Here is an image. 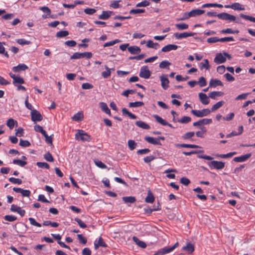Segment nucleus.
<instances>
[{"label":"nucleus","instance_id":"1","mask_svg":"<svg viewBox=\"0 0 255 255\" xmlns=\"http://www.w3.org/2000/svg\"><path fill=\"white\" fill-rule=\"evenodd\" d=\"M227 58L231 59V56L226 52L218 53L214 58V62L217 64H222L226 61Z\"/></svg>","mask_w":255,"mask_h":255},{"label":"nucleus","instance_id":"2","mask_svg":"<svg viewBox=\"0 0 255 255\" xmlns=\"http://www.w3.org/2000/svg\"><path fill=\"white\" fill-rule=\"evenodd\" d=\"M178 246V243L177 242L172 247H165L160 249L155 253L154 255H164L168 254L173 251Z\"/></svg>","mask_w":255,"mask_h":255},{"label":"nucleus","instance_id":"3","mask_svg":"<svg viewBox=\"0 0 255 255\" xmlns=\"http://www.w3.org/2000/svg\"><path fill=\"white\" fill-rule=\"evenodd\" d=\"M208 165L211 169L221 170L225 167V163L222 161L214 160L208 162Z\"/></svg>","mask_w":255,"mask_h":255},{"label":"nucleus","instance_id":"4","mask_svg":"<svg viewBox=\"0 0 255 255\" xmlns=\"http://www.w3.org/2000/svg\"><path fill=\"white\" fill-rule=\"evenodd\" d=\"M75 137L76 139L83 141H88L91 139L90 136L83 130H79L75 134Z\"/></svg>","mask_w":255,"mask_h":255},{"label":"nucleus","instance_id":"5","mask_svg":"<svg viewBox=\"0 0 255 255\" xmlns=\"http://www.w3.org/2000/svg\"><path fill=\"white\" fill-rule=\"evenodd\" d=\"M211 113V111L209 109H205L202 110H195L191 111V113L195 116L199 118L207 116Z\"/></svg>","mask_w":255,"mask_h":255},{"label":"nucleus","instance_id":"6","mask_svg":"<svg viewBox=\"0 0 255 255\" xmlns=\"http://www.w3.org/2000/svg\"><path fill=\"white\" fill-rule=\"evenodd\" d=\"M139 75L140 77L144 79L149 78L151 75V73L147 66H143L141 67Z\"/></svg>","mask_w":255,"mask_h":255},{"label":"nucleus","instance_id":"7","mask_svg":"<svg viewBox=\"0 0 255 255\" xmlns=\"http://www.w3.org/2000/svg\"><path fill=\"white\" fill-rule=\"evenodd\" d=\"M160 139L164 140L165 138L163 136H160L158 138H154L150 136H146L145 137V140L147 142L154 145H161V144L159 141Z\"/></svg>","mask_w":255,"mask_h":255},{"label":"nucleus","instance_id":"8","mask_svg":"<svg viewBox=\"0 0 255 255\" xmlns=\"http://www.w3.org/2000/svg\"><path fill=\"white\" fill-rule=\"evenodd\" d=\"M218 17L221 19L229 20L230 21H234L236 19V16L234 15H231L226 12L218 14Z\"/></svg>","mask_w":255,"mask_h":255},{"label":"nucleus","instance_id":"9","mask_svg":"<svg viewBox=\"0 0 255 255\" xmlns=\"http://www.w3.org/2000/svg\"><path fill=\"white\" fill-rule=\"evenodd\" d=\"M9 76L13 79V84L15 86L23 84L24 80L19 75H15L12 73H9Z\"/></svg>","mask_w":255,"mask_h":255},{"label":"nucleus","instance_id":"10","mask_svg":"<svg viewBox=\"0 0 255 255\" xmlns=\"http://www.w3.org/2000/svg\"><path fill=\"white\" fill-rule=\"evenodd\" d=\"M31 120L33 122L41 121L42 120V116L41 114L35 110L31 112Z\"/></svg>","mask_w":255,"mask_h":255},{"label":"nucleus","instance_id":"11","mask_svg":"<svg viewBox=\"0 0 255 255\" xmlns=\"http://www.w3.org/2000/svg\"><path fill=\"white\" fill-rule=\"evenodd\" d=\"M194 35V33L192 32H183V33H175L174 36L177 39H181L182 38H187L188 37L192 36Z\"/></svg>","mask_w":255,"mask_h":255},{"label":"nucleus","instance_id":"12","mask_svg":"<svg viewBox=\"0 0 255 255\" xmlns=\"http://www.w3.org/2000/svg\"><path fill=\"white\" fill-rule=\"evenodd\" d=\"M10 210L13 212H17L21 217L24 216L25 213V210L22 209L21 207L14 204H12L11 206Z\"/></svg>","mask_w":255,"mask_h":255},{"label":"nucleus","instance_id":"13","mask_svg":"<svg viewBox=\"0 0 255 255\" xmlns=\"http://www.w3.org/2000/svg\"><path fill=\"white\" fill-rule=\"evenodd\" d=\"M252 156L251 153H248L242 155L240 156L236 157L234 158V161L237 162H242L247 160Z\"/></svg>","mask_w":255,"mask_h":255},{"label":"nucleus","instance_id":"14","mask_svg":"<svg viewBox=\"0 0 255 255\" xmlns=\"http://www.w3.org/2000/svg\"><path fill=\"white\" fill-rule=\"evenodd\" d=\"M13 190L16 193H20L23 197H29L30 191L29 190H24L20 188L14 187Z\"/></svg>","mask_w":255,"mask_h":255},{"label":"nucleus","instance_id":"15","mask_svg":"<svg viewBox=\"0 0 255 255\" xmlns=\"http://www.w3.org/2000/svg\"><path fill=\"white\" fill-rule=\"evenodd\" d=\"M212 122V120L211 119H203L200 120L196 122H194L193 124V126L197 127L198 126L203 125H208L211 124Z\"/></svg>","mask_w":255,"mask_h":255},{"label":"nucleus","instance_id":"16","mask_svg":"<svg viewBox=\"0 0 255 255\" xmlns=\"http://www.w3.org/2000/svg\"><path fill=\"white\" fill-rule=\"evenodd\" d=\"M28 68V67L25 64L22 63L18 64L16 66L13 67L12 68V71L14 72H19L25 71Z\"/></svg>","mask_w":255,"mask_h":255},{"label":"nucleus","instance_id":"17","mask_svg":"<svg viewBox=\"0 0 255 255\" xmlns=\"http://www.w3.org/2000/svg\"><path fill=\"white\" fill-rule=\"evenodd\" d=\"M226 8H231L234 10H244L245 8L242 7L241 4L238 2L234 3L231 5H225Z\"/></svg>","mask_w":255,"mask_h":255},{"label":"nucleus","instance_id":"18","mask_svg":"<svg viewBox=\"0 0 255 255\" xmlns=\"http://www.w3.org/2000/svg\"><path fill=\"white\" fill-rule=\"evenodd\" d=\"M178 46L175 44H168L161 49V51L163 52H167L171 50H175L178 48Z\"/></svg>","mask_w":255,"mask_h":255},{"label":"nucleus","instance_id":"19","mask_svg":"<svg viewBox=\"0 0 255 255\" xmlns=\"http://www.w3.org/2000/svg\"><path fill=\"white\" fill-rule=\"evenodd\" d=\"M161 86L164 89L168 87L169 80L166 75H162L160 77Z\"/></svg>","mask_w":255,"mask_h":255},{"label":"nucleus","instance_id":"20","mask_svg":"<svg viewBox=\"0 0 255 255\" xmlns=\"http://www.w3.org/2000/svg\"><path fill=\"white\" fill-rule=\"evenodd\" d=\"M209 86L215 88L218 86H223L222 82L217 79H211L210 81Z\"/></svg>","mask_w":255,"mask_h":255},{"label":"nucleus","instance_id":"21","mask_svg":"<svg viewBox=\"0 0 255 255\" xmlns=\"http://www.w3.org/2000/svg\"><path fill=\"white\" fill-rule=\"evenodd\" d=\"M114 12L112 11H103L101 14L99 16V18L101 19H107Z\"/></svg>","mask_w":255,"mask_h":255},{"label":"nucleus","instance_id":"22","mask_svg":"<svg viewBox=\"0 0 255 255\" xmlns=\"http://www.w3.org/2000/svg\"><path fill=\"white\" fill-rule=\"evenodd\" d=\"M191 17H196L197 16L201 15L205 12L204 10L200 9H192L190 11Z\"/></svg>","mask_w":255,"mask_h":255},{"label":"nucleus","instance_id":"23","mask_svg":"<svg viewBox=\"0 0 255 255\" xmlns=\"http://www.w3.org/2000/svg\"><path fill=\"white\" fill-rule=\"evenodd\" d=\"M128 51L131 54H136L140 53L141 49L137 46H132L128 47Z\"/></svg>","mask_w":255,"mask_h":255},{"label":"nucleus","instance_id":"24","mask_svg":"<svg viewBox=\"0 0 255 255\" xmlns=\"http://www.w3.org/2000/svg\"><path fill=\"white\" fill-rule=\"evenodd\" d=\"M84 118V115L82 112H79L74 115L72 117V119L73 121L79 122L82 121Z\"/></svg>","mask_w":255,"mask_h":255},{"label":"nucleus","instance_id":"25","mask_svg":"<svg viewBox=\"0 0 255 255\" xmlns=\"http://www.w3.org/2000/svg\"><path fill=\"white\" fill-rule=\"evenodd\" d=\"M154 200L155 198L153 195L152 194L150 190H149L147 193V196L145 199V202L148 203H152L154 201Z\"/></svg>","mask_w":255,"mask_h":255},{"label":"nucleus","instance_id":"26","mask_svg":"<svg viewBox=\"0 0 255 255\" xmlns=\"http://www.w3.org/2000/svg\"><path fill=\"white\" fill-rule=\"evenodd\" d=\"M132 240L139 247L143 249H144L146 247V244L144 242L139 240L137 237L135 236L133 237Z\"/></svg>","mask_w":255,"mask_h":255},{"label":"nucleus","instance_id":"27","mask_svg":"<svg viewBox=\"0 0 255 255\" xmlns=\"http://www.w3.org/2000/svg\"><path fill=\"white\" fill-rule=\"evenodd\" d=\"M237 154L236 152H229L227 154H216V156L219 158H228L233 157L234 155Z\"/></svg>","mask_w":255,"mask_h":255},{"label":"nucleus","instance_id":"28","mask_svg":"<svg viewBox=\"0 0 255 255\" xmlns=\"http://www.w3.org/2000/svg\"><path fill=\"white\" fill-rule=\"evenodd\" d=\"M182 250L186 251L189 254H191L194 251V247L192 244L190 243H187L186 246L182 248Z\"/></svg>","mask_w":255,"mask_h":255},{"label":"nucleus","instance_id":"29","mask_svg":"<svg viewBox=\"0 0 255 255\" xmlns=\"http://www.w3.org/2000/svg\"><path fill=\"white\" fill-rule=\"evenodd\" d=\"M146 46L148 48H154L157 49L159 48L160 45L158 43H153L151 40H148L147 41Z\"/></svg>","mask_w":255,"mask_h":255},{"label":"nucleus","instance_id":"30","mask_svg":"<svg viewBox=\"0 0 255 255\" xmlns=\"http://www.w3.org/2000/svg\"><path fill=\"white\" fill-rule=\"evenodd\" d=\"M135 125L143 129H148L150 128V127L148 124L141 121H136L135 122Z\"/></svg>","mask_w":255,"mask_h":255},{"label":"nucleus","instance_id":"31","mask_svg":"<svg viewBox=\"0 0 255 255\" xmlns=\"http://www.w3.org/2000/svg\"><path fill=\"white\" fill-rule=\"evenodd\" d=\"M122 199L125 203H133L136 201L135 198L133 196L123 197Z\"/></svg>","mask_w":255,"mask_h":255},{"label":"nucleus","instance_id":"32","mask_svg":"<svg viewBox=\"0 0 255 255\" xmlns=\"http://www.w3.org/2000/svg\"><path fill=\"white\" fill-rule=\"evenodd\" d=\"M100 108L101 110L104 112L106 114L110 115L111 114V111L110 110L108 107V106L107 104L104 102H101L100 103Z\"/></svg>","mask_w":255,"mask_h":255},{"label":"nucleus","instance_id":"33","mask_svg":"<svg viewBox=\"0 0 255 255\" xmlns=\"http://www.w3.org/2000/svg\"><path fill=\"white\" fill-rule=\"evenodd\" d=\"M224 104H225V102L223 101H221L217 102L216 104H215V105H214L212 106V107L210 110L211 112V111L214 112V111L217 110L218 109L220 108L222 106H223Z\"/></svg>","mask_w":255,"mask_h":255},{"label":"nucleus","instance_id":"34","mask_svg":"<svg viewBox=\"0 0 255 255\" xmlns=\"http://www.w3.org/2000/svg\"><path fill=\"white\" fill-rule=\"evenodd\" d=\"M200 67L201 69L204 68L206 70H209L210 68V66L208 60L207 59H204V61L200 64Z\"/></svg>","mask_w":255,"mask_h":255},{"label":"nucleus","instance_id":"35","mask_svg":"<svg viewBox=\"0 0 255 255\" xmlns=\"http://www.w3.org/2000/svg\"><path fill=\"white\" fill-rule=\"evenodd\" d=\"M153 117L155 119L156 121L159 123L160 124L163 126H166V125H168V123L159 116L157 115H154L153 116Z\"/></svg>","mask_w":255,"mask_h":255},{"label":"nucleus","instance_id":"36","mask_svg":"<svg viewBox=\"0 0 255 255\" xmlns=\"http://www.w3.org/2000/svg\"><path fill=\"white\" fill-rule=\"evenodd\" d=\"M122 112L124 115H127L131 119H136V116L128 111L126 108H123L122 110Z\"/></svg>","mask_w":255,"mask_h":255},{"label":"nucleus","instance_id":"37","mask_svg":"<svg viewBox=\"0 0 255 255\" xmlns=\"http://www.w3.org/2000/svg\"><path fill=\"white\" fill-rule=\"evenodd\" d=\"M175 26L179 30H185L189 27L188 25L184 23H177L176 24Z\"/></svg>","mask_w":255,"mask_h":255},{"label":"nucleus","instance_id":"38","mask_svg":"<svg viewBox=\"0 0 255 255\" xmlns=\"http://www.w3.org/2000/svg\"><path fill=\"white\" fill-rule=\"evenodd\" d=\"M144 105V103L142 102H130L129 103V107L130 108H137L142 106Z\"/></svg>","mask_w":255,"mask_h":255},{"label":"nucleus","instance_id":"39","mask_svg":"<svg viewBox=\"0 0 255 255\" xmlns=\"http://www.w3.org/2000/svg\"><path fill=\"white\" fill-rule=\"evenodd\" d=\"M105 68L106 69V71L102 72L101 74L103 78H107L111 75V69L109 68L106 65L105 66Z\"/></svg>","mask_w":255,"mask_h":255},{"label":"nucleus","instance_id":"40","mask_svg":"<svg viewBox=\"0 0 255 255\" xmlns=\"http://www.w3.org/2000/svg\"><path fill=\"white\" fill-rule=\"evenodd\" d=\"M240 16L242 18H243L247 20H249L250 21L255 23V17H253L252 16H250V15H245L243 13H241L240 14Z\"/></svg>","mask_w":255,"mask_h":255},{"label":"nucleus","instance_id":"41","mask_svg":"<svg viewBox=\"0 0 255 255\" xmlns=\"http://www.w3.org/2000/svg\"><path fill=\"white\" fill-rule=\"evenodd\" d=\"M17 122L13 119H9L7 120L6 125L10 129H12Z\"/></svg>","mask_w":255,"mask_h":255},{"label":"nucleus","instance_id":"42","mask_svg":"<svg viewBox=\"0 0 255 255\" xmlns=\"http://www.w3.org/2000/svg\"><path fill=\"white\" fill-rule=\"evenodd\" d=\"M194 134L195 133L193 131L188 132L184 134L182 136V138L185 140L189 139H191L193 136H194Z\"/></svg>","mask_w":255,"mask_h":255},{"label":"nucleus","instance_id":"43","mask_svg":"<svg viewBox=\"0 0 255 255\" xmlns=\"http://www.w3.org/2000/svg\"><path fill=\"white\" fill-rule=\"evenodd\" d=\"M191 121V118L188 116H184L182 117V118L179 120H178V122L181 124H187L189 123Z\"/></svg>","mask_w":255,"mask_h":255},{"label":"nucleus","instance_id":"44","mask_svg":"<svg viewBox=\"0 0 255 255\" xmlns=\"http://www.w3.org/2000/svg\"><path fill=\"white\" fill-rule=\"evenodd\" d=\"M69 34V32L67 30H61L56 33V36L58 38H62L67 36Z\"/></svg>","mask_w":255,"mask_h":255},{"label":"nucleus","instance_id":"45","mask_svg":"<svg viewBox=\"0 0 255 255\" xmlns=\"http://www.w3.org/2000/svg\"><path fill=\"white\" fill-rule=\"evenodd\" d=\"M43 225L45 226L50 225L51 227L56 228L59 226V224L56 222H52L50 221H45L43 223Z\"/></svg>","mask_w":255,"mask_h":255},{"label":"nucleus","instance_id":"46","mask_svg":"<svg viewBox=\"0 0 255 255\" xmlns=\"http://www.w3.org/2000/svg\"><path fill=\"white\" fill-rule=\"evenodd\" d=\"M128 143V146L131 150L134 149L137 145V143L135 141L132 139L129 140Z\"/></svg>","mask_w":255,"mask_h":255},{"label":"nucleus","instance_id":"47","mask_svg":"<svg viewBox=\"0 0 255 255\" xmlns=\"http://www.w3.org/2000/svg\"><path fill=\"white\" fill-rule=\"evenodd\" d=\"M27 226L24 224L21 223L20 224L18 229L19 231L16 230V232L18 233H24L26 231Z\"/></svg>","mask_w":255,"mask_h":255},{"label":"nucleus","instance_id":"48","mask_svg":"<svg viewBox=\"0 0 255 255\" xmlns=\"http://www.w3.org/2000/svg\"><path fill=\"white\" fill-rule=\"evenodd\" d=\"M13 163L17 164L21 167H23L27 164L26 161H22L20 159H14L13 160Z\"/></svg>","mask_w":255,"mask_h":255},{"label":"nucleus","instance_id":"49","mask_svg":"<svg viewBox=\"0 0 255 255\" xmlns=\"http://www.w3.org/2000/svg\"><path fill=\"white\" fill-rule=\"evenodd\" d=\"M201 131H198L196 132V135L197 137H204V133L206 132V128L205 127L201 128Z\"/></svg>","mask_w":255,"mask_h":255},{"label":"nucleus","instance_id":"50","mask_svg":"<svg viewBox=\"0 0 255 255\" xmlns=\"http://www.w3.org/2000/svg\"><path fill=\"white\" fill-rule=\"evenodd\" d=\"M120 42V40H119V39H115L114 40L111 41L107 42L105 43L104 44L103 46H104V47L111 46H113L114 44H116L117 43H119Z\"/></svg>","mask_w":255,"mask_h":255},{"label":"nucleus","instance_id":"51","mask_svg":"<svg viewBox=\"0 0 255 255\" xmlns=\"http://www.w3.org/2000/svg\"><path fill=\"white\" fill-rule=\"evenodd\" d=\"M28 220L29 221L30 224L31 225H33L34 226H36L37 227H41V225L40 223L37 222L34 218L30 217L28 218Z\"/></svg>","mask_w":255,"mask_h":255},{"label":"nucleus","instance_id":"52","mask_svg":"<svg viewBox=\"0 0 255 255\" xmlns=\"http://www.w3.org/2000/svg\"><path fill=\"white\" fill-rule=\"evenodd\" d=\"M171 63L167 60L162 61L159 64V67L162 69L166 68L168 66H169Z\"/></svg>","mask_w":255,"mask_h":255},{"label":"nucleus","instance_id":"53","mask_svg":"<svg viewBox=\"0 0 255 255\" xmlns=\"http://www.w3.org/2000/svg\"><path fill=\"white\" fill-rule=\"evenodd\" d=\"M190 17H191L190 11L186 12L183 13L182 16L178 19V20H185L189 19Z\"/></svg>","mask_w":255,"mask_h":255},{"label":"nucleus","instance_id":"54","mask_svg":"<svg viewBox=\"0 0 255 255\" xmlns=\"http://www.w3.org/2000/svg\"><path fill=\"white\" fill-rule=\"evenodd\" d=\"M9 181L13 184H17L20 185L22 183V180L18 178H15L14 177H10L9 178Z\"/></svg>","mask_w":255,"mask_h":255},{"label":"nucleus","instance_id":"55","mask_svg":"<svg viewBox=\"0 0 255 255\" xmlns=\"http://www.w3.org/2000/svg\"><path fill=\"white\" fill-rule=\"evenodd\" d=\"M4 219L5 220L8 222H13L16 220L17 218L16 217L13 215H5L4 217Z\"/></svg>","mask_w":255,"mask_h":255},{"label":"nucleus","instance_id":"56","mask_svg":"<svg viewBox=\"0 0 255 255\" xmlns=\"http://www.w3.org/2000/svg\"><path fill=\"white\" fill-rule=\"evenodd\" d=\"M19 144L22 147H27L30 145V143L28 140L20 139Z\"/></svg>","mask_w":255,"mask_h":255},{"label":"nucleus","instance_id":"57","mask_svg":"<svg viewBox=\"0 0 255 255\" xmlns=\"http://www.w3.org/2000/svg\"><path fill=\"white\" fill-rule=\"evenodd\" d=\"M199 100L204 105H207L209 103V97H199Z\"/></svg>","mask_w":255,"mask_h":255},{"label":"nucleus","instance_id":"58","mask_svg":"<svg viewBox=\"0 0 255 255\" xmlns=\"http://www.w3.org/2000/svg\"><path fill=\"white\" fill-rule=\"evenodd\" d=\"M36 165L40 168H44L46 169H48L49 168V164L46 162H38L36 163Z\"/></svg>","mask_w":255,"mask_h":255},{"label":"nucleus","instance_id":"59","mask_svg":"<svg viewBox=\"0 0 255 255\" xmlns=\"http://www.w3.org/2000/svg\"><path fill=\"white\" fill-rule=\"evenodd\" d=\"M197 83L199 84L200 86L202 87L206 85V81L203 77H201L199 79Z\"/></svg>","mask_w":255,"mask_h":255},{"label":"nucleus","instance_id":"60","mask_svg":"<svg viewBox=\"0 0 255 255\" xmlns=\"http://www.w3.org/2000/svg\"><path fill=\"white\" fill-rule=\"evenodd\" d=\"M75 221L78 224L79 226L81 228H86L87 227V225L80 219L75 218Z\"/></svg>","mask_w":255,"mask_h":255},{"label":"nucleus","instance_id":"61","mask_svg":"<svg viewBox=\"0 0 255 255\" xmlns=\"http://www.w3.org/2000/svg\"><path fill=\"white\" fill-rule=\"evenodd\" d=\"M207 42L210 43H216L217 42H220V38L217 37H210L207 39Z\"/></svg>","mask_w":255,"mask_h":255},{"label":"nucleus","instance_id":"62","mask_svg":"<svg viewBox=\"0 0 255 255\" xmlns=\"http://www.w3.org/2000/svg\"><path fill=\"white\" fill-rule=\"evenodd\" d=\"M71 59H79L82 58L81 53L75 52L70 57Z\"/></svg>","mask_w":255,"mask_h":255},{"label":"nucleus","instance_id":"63","mask_svg":"<svg viewBox=\"0 0 255 255\" xmlns=\"http://www.w3.org/2000/svg\"><path fill=\"white\" fill-rule=\"evenodd\" d=\"M95 164L99 168L105 169L107 168V166L100 160L95 161Z\"/></svg>","mask_w":255,"mask_h":255},{"label":"nucleus","instance_id":"64","mask_svg":"<svg viewBox=\"0 0 255 255\" xmlns=\"http://www.w3.org/2000/svg\"><path fill=\"white\" fill-rule=\"evenodd\" d=\"M96 10L94 8H87L84 9V12L87 14L91 15L95 13Z\"/></svg>","mask_w":255,"mask_h":255}]
</instances>
